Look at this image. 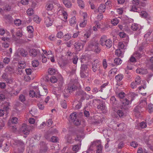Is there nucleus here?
Segmentation results:
<instances>
[{
  "label": "nucleus",
  "instance_id": "864d4df0",
  "mask_svg": "<svg viewBox=\"0 0 153 153\" xmlns=\"http://www.w3.org/2000/svg\"><path fill=\"white\" fill-rule=\"evenodd\" d=\"M136 62L135 58H130L129 60L128 61V63L132 64Z\"/></svg>",
  "mask_w": 153,
  "mask_h": 153
},
{
  "label": "nucleus",
  "instance_id": "052dcab7",
  "mask_svg": "<svg viewBox=\"0 0 153 153\" xmlns=\"http://www.w3.org/2000/svg\"><path fill=\"white\" fill-rule=\"evenodd\" d=\"M73 122L75 125L78 126L80 124L81 121L79 119L77 118Z\"/></svg>",
  "mask_w": 153,
  "mask_h": 153
},
{
  "label": "nucleus",
  "instance_id": "0e129e2a",
  "mask_svg": "<svg viewBox=\"0 0 153 153\" xmlns=\"http://www.w3.org/2000/svg\"><path fill=\"white\" fill-rule=\"evenodd\" d=\"M140 126L142 128H146L147 125L146 123L142 122L140 123Z\"/></svg>",
  "mask_w": 153,
  "mask_h": 153
},
{
  "label": "nucleus",
  "instance_id": "4468645a",
  "mask_svg": "<svg viewBox=\"0 0 153 153\" xmlns=\"http://www.w3.org/2000/svg\"><path fill=\"white\" fill-rule=\"evenodd\" d=\"M74 46L76 51H79L82 49L83 45L78 42H76L75 43Z\"/></svg>",
  "mask_w": 153,
  "mask_h": 153
},
{
  "label": "nucleus",
  "instance_id": "603ef678",
  "mask_svg": "<svg viewBox=\"0 0 153 153\" xmlns=\"http://www.w3.org/2000/svg\"><path fill=\"white\" fill-rule=\"evenodd\" d=\"M4 122L2 120L0 119V130L2 129L5 126Z\"/></svg>",
  "mask_w": 153,
  "mask_h": 153
},
{
  "label": "nucleus",
  "instance_id": "cd10ccee",
  "mask_svg": "<svg viewBox=\"0 0 153 153\" xmlns=\"http://www.w3.org/2000/svg\"><path fill=\"white\" fill-rule=\"evenodd\" d=\"M52 135L51 132L50 131H48L45 134V138L48 141H49L50 137Z\"/></svg>",
  "mask_w": 153,
  "mask_h": 153
},
{
  "label": "nucleus",
  "instance_id": "ea45409f",
  "mask_svg": "<svg viewBox=\"0 0 153 153\" xmlns=\"http://www.w3.org/2000/svg\"><path fill=\"white\" fill-rule=\"evenodd\" d=\"M61 106L64 109H65L67 107V105L66 101L65 100H64L61 102Z\"/></svg>",
  "mask_w": 153,
  "mask_h": 153
},
{
  "label": "nucleus",
  "instance_id": "7ed1b4c3",
  "mask_svg": "<svg viewBox=\"0 0 153 153\" xmlns=\"http://www.w3.org/2000/svg\"><path fill=\"white\" fill-rule=\"evenodd\" d=\"M146 43V42H143L139 48L138 50L134 52L131 57H140L144 56V54L142 51L145 47Z\"/></svg>",
  "mask_w": 153,
  "mask_h": 153
},
{
  "label": "nucleus",
  "instance_id": "774afa93",
  "mask_svg": "<svg viewBox=\"0 0 153 153\" xmlns=\"http://www.w3.org/2000/svg\"><path fill=\"white\" fill-rule=\"evenodd\" d=\"M18 119L16 117H13L11 119V122L13 124H16L17 122Z\"/></svg>",
  "mask_w": 153,
  "mask_h": 153
},
{
  "label": "nucleus",
  "instance_id": "6ab92c4d",
  "mask_svg": "<svg viewBox=\"0 0 153 153\" xmlns=\"http://www.w3.org/2000/svg\"><path fill=\"white\" fill-rule=\"evenodd\" d=\"M110 103L113 106L116 107V105L117 103V101L114 96H112L111 98Z\"/></svg>",
  "mask_w": 153,
  "mask_h": 153
},
{
  "label": "nucleus",
  "instance_id": "c756f323",
  "mask_svg": "<svg viewBox=\"0 0 153 153\" xmlns=\"http://www.w3.org/2000/svg\"><path fill=\"white\" fill-rule=\"evenodd\" d=\"M86 94V93L83 91L79 90L77 92L76 95L77 97H78L79 96H84Z\"/></svg>",
  "mask_w": 153,
  "mask_h": 153
},
{
  "label": "nucleus",
  "instance_id": "aec40b11",
  "mask_svg": "<svg viewBox=\"0 0 153 153\" xmlns=\"http://www.w3.org/2000/svg\"><path fill=\"white\" fill-rule=\"evenodd\" d=\"M59 88H61L62 87L64 84L63 80L62 77L61 76L58 79L57 81Z\"/></svg>",
  "mask_w": 153,
  "mask_h": 153
},
{
  "label": "nucleus",
  "instance_id": "7c9ffc66",
  "mask_svg": "<svg viewBox=\"0 0 153 153\" xmlns=\"http://www.w3.org/2000/svg\"><path fill=\"white\" fill-rule=\"evenodd\" d=\"M131 28L133 30L136 31L138 29V25L137 24L133 23L132 24Z\"/></svg>",
  "mask_w": 153,
  "mask_h": 153
},
{
  "label": "nucleus",
  "instance_id": "de8ad7c7",
  "mask_svg": "<svg viewBox=\"0 0 153 153\" xmlns=\"http://www.w3.org/2000/svg\"><path fill=\"white\" fill-rule=\"evenodd\" d=\"M149 111V113H151L153 111V104H149L148 108Z\"/></svg>",
  "mask_w": 153,
  "mask_h": 153
},
{
  "label": "nucleus",
  "instance_id": "338daca9",
  "mask_svg": "<svg viewBox=\"0 0 153 153\" xmlns=\"http://www.w3.org/2000/svg\"><path fill=\"white\" fill-rule=\"evenodd\" d=\"M72 149L74 151H77L79 149V145L77 144L74 146Z\"/></svg>",
  "mask_w": 153,
  "mask_h": 153
},
{
  "label": "nucleus",
  "instance_id": "bb28decb",
  "mask_svg": "<svg viewBox=\"0 0 153 153\" xmlns=\"http://www.w3.org/2000/svg\"><path fill=\"white\" fill-rule=\"evenodd\" d=\"M76 19L75 16H73L70 19L69 22L71 26L74 25L76 24Z\"/></svg>",
  "mask_w": 153,
  "mask_h": 153
},
{
  "label": "nucleus",
  "instance_id": "393cba45",
  "mask_svg": "<svg viewBox=\"0 0 153 153\" xmlns=\"http://www.w3.org/2000/svg\"><path fill=\"white\" fill-rule=\"evenodd\" d=\"M136 71L137 73L142 74H146L147 73L146 70H144L141 68L137 69L136 70Z\"/></svg>",
  "mask_w": 153,
  "mask_h": 153
},
{
  "label": "nucleus",
  "instance_id": "a18cd8bd",
  "mask_svg": "<svg viewBox=\"0 0 153 153\" xmlns=\"http://www.w3.org/2000/svg\"><path fill=\"white\" fill-rule=\"evenodd\" d=\"M58 140L57 137L53 136L51 137L49 141L55 143Z\"/></svg>",
  "mask_w": 153,
  "mask_h": 153
},
{
  "label": "nucleus",
  "instance_id": "a211bd4d",
  "mask_svg": "<svg viewBox=\"0 0 153 153\" xmlns=\"http://www.w3.org/2000/svg\"><path fill=\"white\" fill-rule=\"evenodd\" d=\"M97 108L98 109L101 111L105 110L106 108L105 102L103 101L101 102L100 103L99 105H97Z\"/></svg>",
  "mask_w": 153,
  "mask_h": 153
},
{
  "label": "nucleus",
  "instance_id": "9b49d317",
  "mask_svg": "<svg viewBox=\"0 0 153 153\" xmlns=\"http://www.w3.org/2000/svg\"><path fill=\"white\" fill-rule=\"evenodd\" d=\"M21 131L24 134L27 135L30 132L29 129L25 124H24L21 128Z\"/></svg>",
  "mask_w": 153,
  "mask_h": 153
},
{
  "label": "nucleus",
  "instance_id": "f03ea898",
  "mask_svg": "<svg viewBox=\"0 0 153 153\" xmlns=\"http://www.w3.org/2000/svg\"><path fill=\"white\" fill-rule=\"evenodd\" d=\"M100 43L102 46H106L107 47L110 48L112 45V42L110 39H107L106 36L103 35L100 39Z\"/></svg>",
  "mask_w": 153,
  "mask_h": 153
},
{
  "label": "nucleus",
  "instance_id": "423d86ee",
  "mask_svg": "<svg viewBox=\"0 0 153 153\" xmlns=\"http://www.w3.org/2000/svg\"><path fill=\"white\" fill-rule=\"evenodd\" d=\"M54 15H52L45 18V23L47 27H48L52 25L54 21Z\"/></svg>",
  "mask_w": 153,
  "mask_h": 153
},
{
  "label": "nucleus",
  "instance_id": "49530a36",
  "mask_svg": "<svg viewBox=\"0 0 153 153\" xmlns=\"http://www.w3.org/2000/svg\"><path fill=\"white\" fill-rule=\"evenodd\" d=\"M65 138L67 140L68 142H70L71 141L72 137L70 134H67L65 137Z\"/></svg>",
  "mask_w": 153,
  "mask_h": 153
},
{
  "label": "nucleus",
  "instance_id": "9d476101",
  "mask_svg": "<svg viewBox=\"0 0 153 153\" xmlns=\"http://www.w3.org/2000/svg\"><path fill=\"white\" fill-rule=\"evenodd\" d=\"M98 44H97L96 45H94L93 43H91L89 45V48H91L92 51H94L97 53H98L100 52V49L99 47L97 46Z\"/></svg>",
  "mask_w": 153,
  "mask_h": 153
},
{
  "label": "nucleus",
  "instance_id": "4be33fe9",
  "mask_svg": "<svg viewBox=\"0 0 153 153\" xmlns=\"http://www.w3.org/2000/svg\"><path fill=\"white\" fill-rule=\"evenodd\" d=\"M25 62L23 61H20L19 63V68L21 69H23L26 67Z\"/></svg>",
  "mask_w": 153,
  "mask_h": 153
},
{
  "label": "nucleus",
  "instance_id": "37998d69",
  "mask_svg": "<svg viewBox=\"0 0 153 153\" xmlns=\"http://www.w3.org/2000/svg\"><path fill=\"white\" fill-rule=\"evenodd\" d=\"M71 37V34L69 33H67L65 34L64 36L65 40L67 41L70 39Z\"/></svg>",
  "mask_w": 153,
  "mask_h": 153
},
{
  "label": "nucleus",
  "instance_id": "412c9836",
  "mask_svg": "<svg viewBox=\"0 0 153 153\" xmlns=\"http://www.w3.org/2000/svg\"><path fill=\"white\" fill-rule=\"evenodd\" d=\"M63 2L65 6L68 8H70L71 6V3L68 0H63Z\"/></svg>",
  "mask_w": 153,
  "mask_h": 153
},
{
  "label": "nucleus",
  "instance_id": "e2e57ef3",
  "mask_svg": "<svg viewBox=\"0 0 153 153\" xmlns=\"http://www.w3.org/2000/svg\"><path fill=\"white\" fill-rule=\"evenodd\" d=\"M34 21L37 23H39L41 21V19L38 16H36L33 18Z\"/></svg>",
  "mask_w": 153,
  "mask_h": 153
},
{
  "label": "nucleus",
  "instance_id": "c85d7f7f",
  "mask_svg": "<svg viewBox=\"0 0 153 153\" xmlns=\"http://www.w3.org/2000/svg\"><path fill=\"white\" fill-rule=\"evenodd\" d=\"M70 118L73 122L77 118L76 112H75L71 114L70 115Z\"/></svg>",
  "mask_w": 153,
  "mask_h": 153
},
{
  "label": "nucleus",
  "instance_id": "c03bdc74",
  "mask_svg": "<svg viewBox=\"0 0 153 153\" xmlns=\"http://www.w3.org/2000/svg\"><path fill=\"white\" fill-rule=\"evenodd\" d=\"M32 64L33 67H36L39 65V62L37 60H34L32 61Z\"/></svg>",
  "mask_w": 153,
  "mask_h": 153
},
{
  "label": "nucleus",
  "instance_id": "6e6552de",
  "mask_svg": "<svg viewBox=\"0 0 153 153\" xmlns=\"http://www.w3.org/2000/svg\"><path fill=\"white\" fill-rule=\"evenodd\" d=\"M44 91H45V93L44 94H41L39 91V92L38 94V93L36 94L34 90H31L30 91L29 95L30 97H36V98H39V96H43L46 95L47 94V89H44Z\"/></svg>",
  "mask_w": 153,
  "mask_h": 153
},
{
  "label": "nucleus",
  "instance_id": "a878e982",
  "mask_svg": "<svg viewBox=\"0 0 153 153\" xmlns=\"http://www.w3.org/2000/svg\"><path fill=\"white\" fill-rule=\"evenodd\" d=\"M117 126L118 128V129L120 131L123 130L124 128L126 127V125L123 123H121L119 124H117Z\"/></svg>",
  "mask_w": 153,
  "mask_h": 153
},
{
  "label": "nucleus",
  "instance_id": "69168bd1",
  "mask_svg": "<svg viewBox=\"0 0 153 153\" xmlns=\"http://www.w3.org/2000/svg\"><path fill=\"white\" fill-rule=\"evenodd\" d=\"M4 10L7 11H9L11 10V6L9 5H6L5 6Z\"/></svg>",
  "mask_w": 153,
  "mask_h": 153
},
{
  "label": "nucleus",
  "instance_id": "bf43d9fd",
  "mask_svg": "<svg viewBox=\"0 0 153 153\" xmlns=\"http://www.w3.org/2000/svg\"><path fill=\"white\" fill-rule=\"evenodd\" d=\"M75 140L76 141H79V145H81L82 140L81 139V137L79 135H77L76 137L75 138Z\"/></svg>",
  "mask_w": 153,
  "mask_h": 153
},
{
  "label": "nucleus",
  "instance_id": "3c124183",
  "mask_svg": "<svg viewBox=\"0 0 153 153\" xmlns=\"http://www.w3.org/2000/svg\"><path fill=\"white\" fill-rule=\"evenodd\" d=\"M111 24L114 25H117L118 23V20L116 19H114L111 21Z\"/></svg>",
  "mask_w": 153,
  "mask_h": 153
},
{
  "label": "nucleus",
  "instance_id": "39448f33",
  "mask_svg": "<svg viewBox=\"0 0 153 153\" xmlns=\"http://www.w3.org/2000/svg\"><path fill=\"white\" fill-rule=\"evenodd\" d=\"M76 87L73 83H70L68 86L64 89V92L65 94H68L72 93L76 89Z\"/></svg>",
  "mask_w": 153,
  "mask_h": 153
},
{
  "label": "nucleus",
  "instance_id": "f8f14e48",
  "mask_svg": "<svg viewBox=\"0 0 153 153\" xmlns=\"http://www.w3.org/2000/svg\"><path fill=\"white\" fill-rule=\"evenodd\" d=\"M97 142L96 141L92 142L87 151L85 152H83L82 153H92V151H93V147L95 146Z\"/></svg>",
  "mask_w": 153,
  "mask_h": 153
},
{
  "label": "nucleus",
  "instance_id": "680f3d73",
  "mask_svg": "<svg viewBox=\"0 0 153 153\" xmlns=\"http://www.w3.org/2000/svg\"><path fill=\"white\" fill-rule=\"evenodd\" d=\"M27 28L28 32L31 33L33 32L34 29L32 26H29L27 27Z\"/></svg>",
  "mask_w": 153,
  "mask_h": 153
},
{
  "label": "nucleus",
  "instance_id": "2f4dec72",
  "mask_svg": "<svg viewBox=\"0 0 153 153\" xmlns=\"http://www.w3.org/2000/svg\"><path fill=\"white\" fill-rule=\"evenodd\" d=\"M122 62V60L120 58H115L114 60V63L116 65L120 64Z\"/></svg>",
  "mask_w": 153,
  "mask_h": 153
},
{
  "label": "nucleus",
  "instance_id": "4d7b16f0",
  "mask_svg": "<svg viewBox=\"0 0 153 153\" xmlns=\"http://www.w3.org/2000/svg\"><path fill=\"white\" fill-rule=\"evenodd\" d=\"M138 145L137 143L134 141H132L130 143V146L134 148L136 147Z\"/></svg>",
  "mask_w": 153,
  "mask_h": 153
},
{
  "label": "nucleus",
  "instance_id": "5fc2aeb1",
  "mask_svg": "<svg viewBox=\"0 0 153 153\" xmlns=\"http://www.w3.org/2000/svg\"><path fill=\"white\" fill-rule=\"evenodd\" d=\"M125 95V94L124 92H121L118 94V97L120 99H123Z\"/></svg>",
  "mask_w": 153,
  "mask_h": 153
},
{
  "label": "nucleus",
  "instance_id": "f257e3e1",
  "mask_svg": "<svg viewBox=\"0 0 153 153\" xmlns=\"http://www.w3.org/2000/svg\"><path fill=\"white\" fill-rule=\"evenodd\" d=\"M12 146L17 149L18 151L20 152L24 150L25 144L24 142L21 140H15L14 141Z\"/></svg>",
  "mask_w": 153,
  "mask_h": 153
},
{
  "label": "nucleus",
  "instance_id": "20e7f679",
  "mask_svg": "<svg viewBox=\"0 0 153 153\" xmlns=\"http://www.w3.org/2000/svg\"><path fill=\"white\" fill-rule=\"evenodd\" d=\"M88 70L89 68L87 65L85 64L81 65L80 73L81 77L82 78H86L87 76L86 74L88 73Z\"/></svg>",
  "mask_w": 153,
  "mask_h": 153
},
{
  "label": "nucleus",
  "instance_id": "58836bf2",
  "mask_svg": "<svg viewBox=\"0 0 153 153\" xmlns=\"http://www.w3.org/2000/svg\"><path fill=\"white\" fill-rule=\"evenodd\" d=\"M57 79L54 76H52L50 77V81L53 83H55L57 82Z\"/></svg>",
  "mask_w": 153,
  "mask_h": 153
},
{
  "label": "nucleus",
  "instance_id": "dca6fc26",
  "mask_svg": "<svg viewBox=\"0 0 153 153\" xmlns=\"http://www.w3.org/2000/svg\"><path fill=\"white\" fill-rule=\"evenodd\" d=\"M59 59L58 62L59 64L63 65H66L69 62L67 58H59Z\"/></svg>",
  "mask_w": 153,
  "mask_h": 153
},
{
  "label": "nucleus",
  "instance_id": "ddd939ff",
  "mask_svg": "<svg viewBox=\"0 0 153 153\" xmlns=\"http://www.w3.org/2000/svg\"><path fill=\"white\" fill-rule=\"evenodd\" d=\"M29 54L30 56L32 57L40 56L39 55V52L35 49H32L30 50L29 51Z\"/></svg>",
  "mask_w": 153,
  "mask_h": 153
},
{
  "label": "nucleus",
  "instance_id": "6e6d98bb",
  "mask_svg": "<svg viewBox=\"0 0 153 153\" xmlns=\"http://www.w3.org/2000/svg\"><path fill=\"white\" fill-rule=\"evenodd\" d=\"M125 45L122 42H119L118 44V47L120 49H123L124 48Z\"/></svg>",
  "mask_w": 153,
  "mask_h": 153
},
{
  "label": "nucleus",
  "instance_id": "4c0bfd02",
  "mask_svg": "<svg viewBox=\"0 0 153 153\" xmlns=\"http://www.w3.org/2000/svg\"><path fill=\"white\" fill-rule=\"evenodd\" d=\"M27 13L29 16H31L34 13V11L32 8H29L27 11Z\"/></svg>",
  "mask_w": 153,
  "mask_h": 153
},
{
  "label": "nucleus",
  "instance_id": "a19ab883",
  "mask_svg": "<svg viewBox=\"0 0 153 153\" xmlns=\"http://www.w3.org/2000/svg\"><path fill=\"white\" fill-rule=\"evenodd\" d=\"M141 81L140 77L139 76H138L135 79V82H136L137 85H138L140 84Z\"/></svg>",
  "mask_w": 153,
  "mask_h": 153
},
{
  "label": "nucleus",
  "instance_id": "f704fd0d",
  "mask_svg": "<svg viewBox=\"0 0 153 153\" xmlns=\"http://www.w3.org/2000/svg\"><path fill=\"white\" fill-rule=\"evenodd\" d=\"M47 8L46 9L48 10H51L53 8V6L52 4L48 3L47 5Z\"/></svg>",
  "mask_w": 153,
  "mask_h": 153
},
{
  "label": "nucleus",
  "instance_id": "79ce46f5",
  "mask_svg": "<svg viewBox=\"0 0 153 153\" xmlns=\"http://www.w3.org/2000/svg\"><path fill=\"white\" fill-rule=\"evenodd\" d=\"M1 77L2 79H4L5 81L7 82L8 83L9 82V79L7 78V74H3L1 76Z\"/></svg>",
  "mask_w": 153,
  "mask_h": 153
},
{
  "label": "nucleus",
  "instance_id": "8fccbe9b",
  "mask_svg": "<svg viewBox=\"0 0 153 153\" xmlns=\"http://www.w3.org/2000/svg\"><path fill=\"white\" fill-rule=\"evenodd\" d=\"M19 99L20 101L22 102L25 101L26 100L25 96L23 94H21L19 96Z\"/></svg>",
  "mask_w": 153,
  "mask_h": 153
},
{
  "label": "nucleus",
  "instance_id": "c9c22d12",
  "mask_svg": "<svg viewBox=\"0 0 153 153\" xmlns=\"http://www.w3.org/2000/svg\"><path fill=\"white\" fill-rule=\"evenodd\" d=\"M77 1L79 6L82 9H83L84 7V4L83 1L82 0H77Z\"/></svg>",
  "mask_w": 153,
  "mask_h": 153
},
{
  "label": "nucleus",
  "instance_id": "2eb2a0df",
  "mask_svg": "<svg viewBox=\"0 0 153 153\" xmlns=\"http://www.w3.org/2000/svg\"><path fill=\"white\" fill-rule=\"evenodd\" d=\"M27 52L24 49L21 48L18 51L17 54L19 56H21L23 57H26L27 55Z\"/></svg>",
  "mask_w": 153,
  "mask_h": 153
},
{
  "label": "nucleus",
  "instance_id": "f3484780",
  "mask_svg": "<svg viewBox=\"0 0 153 153\" xmlns=\"http://www.w3.org/2000/svg\"><path fill=\"white\" fill-rule=\"evenodd\" d=\"M106 8V6L105 4H101L100 5L98 10H95V12H99L100 13H103L105 11V9Z\"/></svg>",
  "mask_w": 153,
  "mask_h": 153
},
{
  "label": "nucleus",
  "instance_id": "09e8293b",
  "mask_svg": "<svg viewBox=\"0 0 153 153\" xmlns=\"http://www.w3.org/2000/svg\"><path fill=\"white\" fill-rule=\"evenodd\" d=\"M56 73V71L53 68H50L48 69V73L51 75H53Z\"/></svg>",
  "mask_w": 153,
  "mask_h": 153
},
{
  "label": "nucleus",
  "instance_id": "1a4fd4ad",
  "mask_svg": "<svg viewBox=\"0 0 153 153\" xmlns=\"http://www.w3.org/2000/svg\"><path fill=\"white\" fill-rule=\"evenodd\" d=\"M132 6L131 7V10L134 12H137V7L139 4V0H133L132 1Z\"/></svg>",
  "mask_w": 153,
  "mask_h": 153
},
{
  "label": "nucleus",
  "instance_id": "e433bc0d",
  "mask_svg": "<svg viewBox=\"0 0 153 153\" xmlns=\"http://www.w3.org/2000/svg\"><path fill=\"white\" fill-rule=\"evenodd\" d=\"M123 110L122 108H121V109L118 110L117 112V114L120 117H123L124 114Z\"/></svg>",
  "mask_w": 153,
  "mask_h": 153
},
{
  "label": "nucleus",
  "instance_id": "0eeeda50",
  "mask_svg": "<svg viewBox=\"0 0 153 153\" xmlns=\"http://www.w3.org/2000/svg\"><path fill=\"white\" fill-rule=\"evenodd\" d=\"M142 103L145 105L146 104V102L144 100H141L140 102V105L136 106L133 110L134 111L135 113V114H137V115H140V112L142 111L141 108L143 107V106H141Z\"/></svg>",
  "mask_w": 153,
  "mask_h": 153
},
{
  "label": "nucleus",
  "instance_id": "473e14b6",
  "mask_svg": "<svg viewBox=\"0 0 153 153\" xmlns=\"http://www.w3.org/2000/svg\"><path fill=\"white\" fill-rule=\"evenodd\" d=\"M102 146L101 144H99L97 146L96 153H102Z\"/></svg>",
  "mask_w": 153,
  "mask_h": 153
},
{
  "label": "nucleus",
  "instance_id": "b1692460",
  "mask_svg": "<svg viewBox=\"0 0 153 153\" xmlns=\"http://www.w3.org/2000/svg\"><path fill=\"white\" fill-rule=\"evenodd\" d=\"M124 77L123 75L122 74H118L115 76V78L117 82H120L121 81Z\"/></svg>",
  "mask_w": 153,
  "mask_h": 153
},
{
  "label": "nucleus",
  "instance_id": "13d9d810",
  "mask_svg": "<svg viewBox=\"0 0 153 153\" xmlns=\"http://www.w3.org/2000/svg\"><path fill=\"white\" fill-rule=\"evenodd\" d=\"M4 144L5 145L4 146V147H3V150L4 152H6L9 150V146L7 143H5Z\"/></svg>",
  "mask_w": 153,
  "mask_h": 153
},
{
  "label": "nucleus",
  "instance_id": "5701e85b",
  "mask_svg": "<svg viewBox=\"0 0 153 153\" xmlns=\"http://www.w3.org/2000/svg\"><path fill=\"white\" fill-rule=\"evenodd\" d=\"M99 66L98 63L94 62L92 63V69L93 71L95 72L98 69V67Z\"/></svg>",
  "mask_w": 153,
  "mask_h": 153
},
{
  "label": "nucleus",
  "instance_id": "72a5a7b5",
  "mask_svg": "<svg viewBox=\"0 0 153 153\" xmlns=\"http://www.w3.org/2000/svg\"><path fill=\"white\" fill-rule=\"evenodd\" d=\"M115 54L118 57H123V55L122 51L120 49H117L115 51Z\"/></svg>",
  "mask_w": 153,
  "mask_h": 153
}]
</instances>
